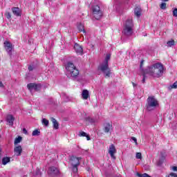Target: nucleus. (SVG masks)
Listing matches in <instances>:
<instances>
[{
	"instance_id": "f257e3e1",
	"label": "nucleus",
	"mask_w": 177,
	"mask_h": 177,
	"mask_svg": "<svg viewBox=\"0 0 177 177\" xmlns=\"http://www.w3.org/2000/svg\"><path fill=\"white\" fill-rule=\"evenodd\" d=\"M145 73L153 78H160L164 74V65L158 62L153 64L146 68Z\"/></svg>"
},
{
	"instance_id": "f03ea898",
	"label": "nucleus",
	"mask_w": 177,
	"mask_h": 177,
	"mask_svg": "<svg viewBox=\"0 0 177 177\" xmlns=\"http://www.w3.org/2000/svg\"><path fill=\"white\" fill-rule=\"evenodd\" d=\"M111 57V55L107 54L103 63L101 64L98 67V70H100V71L103 73L105 78H110V75H111V69H110L109 67V61L110 60Z\"/></svg>"
},
{
	"instance_id": "7ed1b4c3",
	"label": "nucleus",
	"mask_w": 177,
	"mask_h": 177,
	"mask_svg": "<svg viewBox=\"0 0 177 177\" xmlns=\"http://www.w3.org/2000/svg\"><path fill=\"white\" fill-rule=\"evenodd\" d=\"M158 100L154 96H149L147 100L145 107L148 111L156 110L159 106Z\"/></svg>"
},
{
	"instance_id": "20e7f679",
	"label": "nucleus",
	"mask_w": 177,
	"mask_h": 177,
	"mask_svg": "<svg viewBox=\"0 0 177 177\" xmlns=\"http://www.w3.org/2000/svg\"><path fill=\"white\" fill-rule=\"evenodd\" d=\"M122 32L126 37H131L133 34V22H132V19L126 21Z\"/></svg>"
},
{
	"instance_id": "39448f33",
	"label": "nucleus",
	"mask_w": 177,
	"mask_h": 177,
	"mask_svg": "<svg viewBox=\"0 0 177 177\" xmlns=\"http://www.w3.org/2000/svg\"><path fill=\"white\" fill-rule=\"evenodd\" d=\"M92 11L93 17L96 20H100V19H102V16H103V12L100 10V6L98 5L93 6Z\"/></svg>"
},
{
	"instance_id": "423d86ee",
	"label": "nucleus",
	"mask_w": 177,
	"mask_h": 177,
	"mask_svg": "<svg viewBox=\"0 0 177 177\" xmlns=\"http://www.w3.org/2000/svg\"><path fill=\"white\" fill-rule=\"evenodd\" d=\"M70 160H71V161H76V162H71V164H72L73 172L75 174L78 172V166L80 165V160H81V158L71 156Z\"/></svg>"
},
{
	"instance_id": "0eeeda50",
	"label": "nucleus",
	"mask_w": 177,
	"mask_h": 177,
	"mask_svg": "<svg viewBox=\"0 0 177 177\" xmlns=\"http://www.w3.org/2000/svg\"><path fill=\"white\" fill-rule=\"evenodd\" d=\"M27 88L29 89V91H36V92H38V91H41V84H35V83H30L27 84Z\"/></svg>"
},
{
	"instance_id": "6e6552de",
	"label": "nucleus",
	"mask_w": 177,
	"mask_h": 177,
	"mask_svg": "<svg viewBox=\"0 0 177 177\" xmlns=\"http://www.w3.org/2000/svg\"><path fill=\"white\" fill-rule=\"evenodd\" d=\"M4 47L9 56H12V53L13 52V45L12 43L10 41H5Z\"/></svg>"
},
{
	"instance_id": "1a4fd4ad",
	"label": "nucleus",
	"mask_w": 177,
	"mask_h": 177,
	"mask_svg": "<svg viewBox=\"0 0 177 177\" xmlns=\"http://www.w3.org/2000/svg\"><path fill=\"white\" fill-rule=\"evenodd\" d=\"M60 171H59V169L56 167H50L48 168V174L50 176H56L59 175V173Z\"/></svg>"
},
{
	"instance_id": "9d476101",
	"label": "nucleus",
	"mask_w": 177,
	"mask_h": 177,
	"mask_svg": "<svg viewBox=\"0 0 177 177\" xmlns=\"http://www.w3.org/2000/svg\"><path fill=\"white\" fill-rule=\"evenodd\" d=\"M68 75H70L71 78L73 80H75L76 78H78V75H80V71L76 68L73 71H71Z\"/></svg>"
},
{
	"instance_id": "9b49d317",
	"label": "nucleus",
	"mask_w": 177,
	"mask_h": 177,
	"mask_svg": "<svg viewBox=\"0 0 177 177\" xmlns=\"http://www.w3.org/2000/svg\"><path fill=\"white\" fill-rule=\"evenodd\" d=\"M65 68H66V70L67 71V74H68L69 73H71V71H72L73 70H74L77 67H75V65H74V64L73 62H68L65 64Z\"/></svg>"
},
{
	"instance_id": "f8f14e48",
	"label": "nucleus",
	"mask_w": 177,
	"mask_h": 177,
	"mask_svg": "<svg viewBox=\"0 0 177 177\" xmlns=\"http://www.w3.org/2000/svg\"><path fill=\"white\" fill-rule=\"evenodd\" d=\"M115 153H117V149H115V146H114V145L112 144L109 147V154H110L111 158H113V160H115V156H114Z\"/></svg>"
},
{
	"instance_id": "ddd939ff",
	"label": "nucleus",
	"mask_w": 177,
	"mask_h": 177,
	"mask_svg": "<svg viewBox=\"0 0 177 177\" xmlns=\"http://www.w3.org/2000/svg\"><path fill=\"white\" fill-rule=\"evenodd\" d=\"M74 49L77 55H84V49L78 44H75L74 46Z\"/></svg>"
},
{
	"instance_id": "4468645a",
	"label": "nucleus",
	"mask_w": 177,
	"mask_h": 177,
	"mask_svg": "<svg viewBox=\"0 0 177 177\" xmlns=\"http://www.w3.org/2000/svg\"><path fill=\"white\" fill-rule=\"evenodd\" d=\"M14 153L17 157L21 156V153H23V148L21 147V145L15 147L14 149Z\"/></svg>"
},
{
	"instance_id": "2eb2a0df",
	"label": "nucleus",
	"mask_w": 177,
	"mask_h": 177,
	"mask_svg": "<svg viewBox=\"0 0 177 177\" xmlns=\"http://www.w3.org/2000/svg\"><path fill=\"white\" fill-rule=\"evenodd\" d=\"M12 12L15 16H17V17L21 16V10L19 7L12 8Z\"/></svg>"
},
{
	"instance_id": "dca6fc26",
	"label": "nucleus",
	"mask_w": 177,
	"mask_h": 177,
	"mask_svg": "<svg viewBox=\"0 0 177 177\" xmlns=\"http://www.w3.org/2000/svg\"><path fill=\"white\" fill-rule=\"evenodd\" d=\"M112 129L113 124L110 123H105L104 124V131L105 132V133H109V132H110V131H111Z\"/></svg>"
},
{
	"instance_id": "f3484780",
	"label": "nucleus",
	"mask_w": 177,
	"mask_h": 177,
	"mask_svg": "<svg viewBox=\"0 0 177 177\" xmlns=\"http://www.w3.org/2000/svg\"><path fill=\"white\" fill-rule=\"evenodd\" d=\"M6 121L8 122L10 127H13V122H15V117H13V115H7Z\"/></svg>"
},
{
	"instance_id": "a211bd4d",
	"label": "nucleus",
	"mask_w": 177,
	"mask_h": 177,
	"mask_svg": "<svg viewBox=\"0 0 177 177\" xmlns=\"http://www.w3.org/2000/svg\"><path fill=\"white\" fill-rule=\"evenodd\" d=\"M134 14L137 17H139L142 15V8L137 7L134 9Z\"/></svg>"
},
{
	"instance_id": "6ab92c4d",
	"label": "nucleus",
	"mask_w": 177,
	"mask_h": 177,
	"mask_svg": "<svg viewBox=\"0 0 177 177\" xmlns=\"http://www.w3.org/2000/svg\"><path fill=\"white\" fill-rule=\"evenodd\" d=\"M82 96L84 100H87L88 97H89V91L88 90H83Z\"/></svg>"
},
{
	"instance_id": "aec40b11",
	"label": "nucleus",
	"mask_w": 177,
	"mask_h": 177,
	"mask_svg": "<svg viewBox=\"0 0 177 177\" xmlns=\"http://www.w3.org/2000/svg\"><path fill=\"white\" fill-rule=\"evenodd\" d=\"M51 121L53 124L54 129H59V123L57 122V120H56L55 118H51Z\"/></svg>"
},
{
	"instance_id": "412c9836",
	"label": "nucleus",
	"mask_w": 177,
	"mask_h": 177,
	"mask_svg": "<svg viewBox=\"0 0 177 177\" xmlns=\"http://www.w3.org/2000/svg\"><path fill=\"white\" fill-rule=\"evenodd\" d=\"M79 136H83L86 138L87 140H91V137L85 131H80Z\"/></svg>"
},
{
	"instance_id": "4be33fe9",
	"label": "nucleus",
	"mask_w": 177,
	"mask_h": 177,
	"mask_svg": "<svg viewBox=\"0 0 177 177\" xmlns=\"http://www.w3.org/2000/svg\"><path fill=\"white\" fill-rule=\"evenodd\" d=\"M164 161H165V156H164L162 153H161V157L158 162V165H162V164L164 163Z\"/></svg>"
},
{
	"instance_id": "5701e85b",
	"label": "nucleus",
	"mask_w": 177,
	"mask_h": 177,
	"mask_svg": "<svg viewBox=\"0 0 177 177\" xmlns=\"http://www.w3.org/2000/svg\"><path fill=\"white\" fill-rule=\"evenodd\" d=\"M10 162V158L9 157H4L2 159V164L3 165H6V164H8V162Z\"/></svg>"
},
{
	"instance_id": "b1692460",
	"label": "nucleus",
	"mask_w": 177,
	"mask_h": 177,
	"mask_svg": "<svg viewBox=\"0 0 177 177\" xmlns=\"http://www.w3.org/2000/svg\"><path fill=\"white\" fill-rule=\"evenodd\" d=\"M77 28L79 30V31L81 32L83 31V32H85V28H84V25H82V24H77Z\"/></svg>"
},
{
	"instance_id": "393cba45",
	"label": "nucleus",
	"mask_w": 177,
	"mask_h": 177,
	"mask_svg": "<svg viewBox=\"0 0 177 177\" xmlns=\"http://www.w3.org/2000/svg\"><path fill=\"white\" fill-rule=\"evenodd\" d=\"M147 73H146V69L145 71H143V73H142V84H145V82H146V78H147Z\"/></svg>"
},
{
	"instance_id": "a878e982",
	"label": "nucleus",
	"mask_w": 177,
	"mask_h": 177,
	"mask_svg": "<svg viewBox=\"0 0 177 177\" xmlns=\"http://www.w3.org/2000/svg\"><path fill=\"white\" fill-rule=\"evenodd\" d=\"M22 140H23V138H21V136H18V138H16L14 141L15 146H16V145H18V143H20Z\"/></svg>"
},
{
	"instance_id": "bb28decb",
	"label": "nucleus",
	"mask_w": 177,
	"mask_h": 177,
	"mask_svg": "<svg viewBox=\"0 0 177 177\" xmlns=\"http://www.w3.org/2000/svg\"><path fill=\"white\" fill-rule=\"evenodd\" d=\"M167 47H168V48H171V46H175V40L171 39V40H170V41H168L167 42Z\"/></svg>"
},
{
	"instance_id": "cd10ccee",
	"label": "nucleus",
	"mask_w": 177,
	"mask_h": 177,
	"mask_svg": "<svg viewBox=\"0 0 177 177\" xmlns=\"http://www.w3.org/2000/svg\"><path fill=\"white\" fill-rule=\"evenodd\" d=\"M85 121H88V122H90V124H95V122H96V120H95V119L90 117L85 118Z\"/></svg>"
},
{
	"instance_id": "c85d7f7f",
	"label": "nucleus",
	"mask_w": 177,
	"mask_h": 177,
	"mask_svg": "<svg viewBox=\"0 0 177 177\" xmlns=\"http://www.w3.org/2000/svg\"><path fill=\"white\" fill-rule=\"evenodd\" d=\"M39 135H41V131L38 129H35L32 133V136H39Z\"/></svg>"
},
{
	"instance_id": "c756f323",
	"label": "nucleus",
	"mask_w": 177,
	"mask_h": 177,
	"mask_svg": "<svg viewBox=\"0 0 177 177\" xmlns=\"http://www.w3.org/2000/svg\"><path fill=\"white\" fill-rule=\"evenodd\" d=\"M35 176L41 177L42 175V173L41 172V170L39 169H37L35 174Z\"/></svg>"
},
{
	"instance_id": "7c9ffc66",
	"label": "nucleus",
	"mask_w": 177,
	"mask_h": 177,
	"mask_svg": "<svg viewBox=\"0 0 177 177\" xmlns=\"http://www.w3.org/2000/svg\"><path fill=\"white\" fill-rule=\"evenodd\" d=\"M42 124L45 125V127H48L49 126V120H46V118H44L42 120Z\"/></svg>"
},
{
	"instance_id": "2f4dec72",
	"label": "nucleus",
	"mask_w": 177,
	"mask_h": 177,
	"mask_svg": "<svg viewBox=\"0 0 177 177\" xmlns=\"http://www.w3.org/2000/svg\"><path fill=\"white\" fill-rule=\"evenodd\" d=\"M160 9L162 10H165L167 9V3H162L160 6Z\"/></svg>"
},
{
	"instance_id": "473e14b6",
	"label": "nucleus",
	"mask_w": 177,
	"mask_h": 177,
	"mask_svg": "<svg viewBox=\"0 0 177 177\" xmlns=\"http://www.w3.org/2000/svg\"><path fill=\"white\" fill-rule=\"evenodd\" d=\"M137 176L138 177H150L149 174L145 173L143 174H141L140 173H137Z\"/></svg>"
},
{
	"instance_id": "72a5a7b5",
	"label": "nucleus",
	"mask_w": 177,
	"mask_h": 177,
	"mask_svg": "<svg viewBox=\"0 0 177 177\" xmlns=\"http://www.w3.org/2000/svg\"><path fill=\"white\" fill-rule=\"evenodd\" d=\"M136 157L138 160H142V153L140 152H137Z\"/></svg>"
},
{
	"instance_id": "f704fd0d",
	"label": "nucleus",
	"mask_w": 177,
	"mask_h": 177,
	"mask_svg": "<svg viewBox=\"0 0 177 177\" xmlns=\"http://www.w3.org/2000/svg\"><path fill=\"white\" fill-rule=\"evenodd\" d=\"M171 89H176L177 88V81L175 82L171 86H170Z\"/></svg>"
},
{
	"instance_id": "c9c22d12",
	"label": "nucleus",
	"mask_w": 177,
	"mask_h": 177,
	"mask_svg": "<svg viewBox=\"0 0 177 177\" xmlns=\"http://www.w3.org/2000/svg\"><path fill=\"white\" fill-rule=\"evenodd\" d=\"M62 97L64 99H66V102H68V97L67 96V95H66V93H62Z\"/></svg>"
},
{
	"instance_id": "e433bc0d",
	"label": "nucleus",
	"mask_w": 177,
	"mask_h": 177,
	"mask_svg": "<svg viewBox=\"0 0 177 177\" xmlns=\"http://www.w3.org/2000/svg\"><path fill=\"white\" fill-rule=\"evenodd\" d=\"M6 16L7 19H8V20H10V19H12V15H10V12H6Z\"/></svg>"
},
{
	"instance_id": "4c0bfd02",
	"label": "nucleus",
	"mask_w": 177,
	"mask_h": 177,
	"mask_svg": "<svg viewBox=\"0 0 177 177\" xmlns=\"http://www.w3.org/2000/svg\"><path fill=\"white\" fill-rule=\"evenodd\" d=\"M173 16L174 17H177V8H175L174 10H173Z\"/></svg>"
},
{
	"instance_id": "58836bf2",
	"label": "nucleus",
	"mask_w": 177,
	"mask_h": 177,
	"mask_svg": "<svg viewBox=\"0 0 177 177\" xmlns=\"http://www.w3.org/2000/svg\"><path fill=\"white\" fill-rule=\"evenodd\" d=\"M144 169H145V171H149L150 169V166H149L147 165H145Z\"/></svg>"
},
{
	"instance_id": "ea45409f",
	"label": "nucleus",
	"mask_w": 177,
	"mask_h": 177,
	"mask_svg": "<svg viewBox=\"0 0 177 177\" xmlns=\"http://www.w3.org/2000/svg\"><path fill=\"white\" fill-rule=\"evenodd\" d=\"M143 63H145V60H142L141 62H140V70H143V68H142V67H143Z\"/></svg>"
},
{
	"instance_id": "a19ab883",
	"label": "nucleus",
	"mask_w": 177,
	"mask_h": 177,
	"mask_svg": "<svg viewBox=\"0 0 177 177\" xmlns=\"http://www.w3.org/2000/svg\"><path fill=\"white\" fill-rule=\"evenodd\" d=\"M168 177H177V174L175 173H171L169 174Z\"/></svg>"
},
{
	"instance_id": "79ce46f5",
	"label": "nucleus",
	"mask_w": 177,
	"mask_h": 177,
	"mask_svg": "<svg viewBox=\"0 0 177 177\" xmlns=\"http://www.w3.org/2000/svg\"><path fill=\"white\" fill-rule=\"evenodd\" d=\"M131 140H133V142L136 143V145H138V140L135 137H131Z\"/></svg>"
},
{
	"instance_id": "37998d69",
	"label": "nucleus",
	"mask_w": 177,
	"mask_h": 177,
	"mask_svg": "<svg viewBox=\"0 0 177 177\" xmlns=\"http://www.w3.org/2000/svg\"><path fill=\"white\" fill-rule=\"evenodd\" d=\"M28 70L30 71H32V70H34V66H28Z\"/></svg>"
},
{
	"instance_id": "c03bdc74",
	"label": "nucleus",
	"mask_w": 177,
	"mask_h": 177,
	"mask_svg": "<svg viewBox=\"0 0 177 177\" xmlns=\"http://www.w3.org/2000/svg\"><path fill=\"white\" fill-rule=\"evenodd\" d=\"M23 133H25V135H27V133H28V131H27V129H26V128H24Z\"/></svg>"
},
{
	"instance_id": "a18cd8bd",
	"label": "nucleus",
	"mask_w": 177,
	"mask_h": 177,
	"mask_svg": "<svg viewBox=\"0 0 177 177\" xmlns=\"http://www.w3.org/2000/svg\"><path fill=\"white\" fill-rule=\"evenodd\" d=\"M0 88H3V83L0 80Z\"/></svg>"
},
{
	"instance_id": "49530a36",
	"label": "nucleus",
	"mask_w": 177,
	"mask_h": 177,
	"mask_svg": "<svg viewBox=\"0 0 177 177\" xmlns=\"http://www.w3.org/2000/svg\"><path fill=\"white\" fill-rule=\"evenodd\" d=\"M2 152V149L0 148V161L1 159L2 158V154L1 153Z\"/></svg>"
},
{
	"instance_id": "de8ad7c7",
	"label": "nucleus",
	"mask_w": 177,
	"mask_h": 177,
	"mask_svg": "<svg viewBox=\"0 0 177 177\" xmlns=\"http://www.w3.org/2000/svg\"><path fill=\"white\" fill-rule=\"evenodd\" d=\"M172 170H173V171H177V167L174 166V167H172Z\"/></svg>"
},
{
	"instance_id": "09e8293b",
	"label": "nucleus",
	"mask_w": 177,
	"mask_h": 177,
	"mask_svg": "<svg viewBox=\"0 0 177 177\" xmlns=\"http://www.w3.org/2000/svg\"><path fill=\"white\" fill-rule=\"evenodd\" d=\"M162 1H163L164 2H168V1L169 0H162Z\"/></svg>"
},
{
	"instance_id": "8fccbe9b",
	"label": "nucleus",
	"mask_w": 177,
	"mask_h": 177,
	"mask_svg": "<svg viewBox=\"0 0 177 177\" xmlns=\"http://www.w3.org/2000/svg\"><path fill=\"white\" fill-rule=\"evenodd\" d=\"M133 86H136V84L133 82Z\"/></svg>"
},
{
	"instance_id": "3c124183",
	"label": "nucleus",
	"mask_w": 177,
	"mask_h": 177,
	"mask_svg": "<svg viewBox=\"0 0 177 177\" xmlns=\"http://www.w3.org/2000/svg\"><path fill=\"white\" fill-rule=\"evenodd\" d=\"M71 161H72V162H77L76 160H71Z\"/></svg>"
},
{
	"instance_id": "603ef678",
	"label": "nucleus",
	"mask_w": 177,
	"mask_h": 177,
	"mask_svg": "<svg viewBox=\"0 0 177 177\" xmlns=\"http://www.w3.org/2000/svg\"><path fill=\"white\" fill-rule=\"evenodd\" d=\"M48 1H52V0H48Z\"/></svg>"
}]
</instances>
